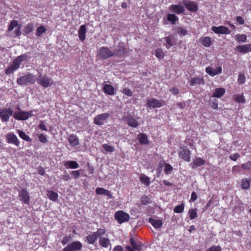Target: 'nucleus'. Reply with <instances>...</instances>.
Here are the masks:
<instances>
[{
    "label": "nucleus",
    "instance_id": "1",
    "mask_svg": "<svg viewBox=\"0 0 251 251\" xmlns=\"http://www.w3.org/2000/svg\"><path fill=\"white\" fill-rule=\"evenodd\" d=\"M27 58L28 55L26 54H23L17 56L5 69V74L7 75L12 74L20 68L21 63L26 60Z\"/></svg>",
    "mask_w": 251,
    "mask_h": 251
},
{
    "label": "nucleus",
    "instance_id": "2",
    "mask_svg": "<svg viewBox=\"0 0 251 251\" xmlns=\"http://www.w3.org/2000/svg\"><path fill=\"white\" fill-rule=\"evenodd\" d=\"M36 81V77L33 74L29 73L18 78L17 83L20 85H28L34 83Z\"/></svg>",
    "mask_w": 251,
    "mask_h": 251
},
{
    "label": "nucleus",
    "instance_id": "3",
    "mask_svg": "<svg viewBox=\"0 0 251 251\" xmlns=\"http://www.w3.org/2000/svg\"><path fill=\"white\" fill-rule=\"evenodd\" d=\"M37 115V110H33L29 111L15 112L13 114V117L17 120H25L31 116H36Z\"/></svg>",
    "mask_w": 251,
    "mask_h": 251
},
{
    "label": "nucleus",
    "instance_id": "4",
    "mask_svg": "<svg viewBox=\"0 0 251 251\" xmlns=\"http://www.w3.org/2000/svg\"><path fill=\"white\" fill-rule=\"evenodd\" d=\"M114 217L115 220H116L119 224L128 222L130 218L128 214L122 210H119L116 212Z\"/></svg>",
    "mask_w": 251,
    "mask_h": 251
},
{
    "label": "nucleus",
    "instance_id": "5",
    "mask_svg": "<svg viewBox=\"0 0 251 251\" xmlns=\"http://www.w3.org/2000/svg\"><path fill=\"white\" fill-rule=\"evenodd\" d=\"M40 78L36 79L37 83L38 84L40 85L42 87L44 88H47L52 84H53V80L51 78L47 77L46 75H44L42 76L41 74H40Z\"/></svg>",
    "mask_w": 251,
    "mask_h": 251
},
{
    "label": "nucleus",
    "instance_id": "6",
    "mask_svg": "<svg viewBox=\"0 0 251 251\" xmlns=\"http://www.w3.org/2000/svg\"><path fill=\"white\" fill-rule=\"evenodd\" d=\"M114 55V53L111 51L107 47H102L100 48L97 56L100 58L106 59Z\"/></svg>",
    "mask_w": 251,
    "mask_h": 251
},
{
    "label": "nucleus",
    "instance_id": "7",
    "mask_svg": "<svg viewBox=\"0 0 251 251\" xmlns=\"http://www.w3.org/2000/svg\"><path fill=\"white\" fill-rule=\"evenodd\" d=\"M110 117V114L104 113L97 115L94 118V123L95 125L100 126L103 125Z\"/></svg>",
    "mask_w": 251,
    "mask_h": 251
},
{
    "label": "nucleus",
    "instance_id": "8",
    "mask_svg": "<svg viewBox=\"0 0 251 251\" xmlns=\"http://www.w3.org/2000/svg\"><path fill=\"white\" fill-rule=\"evenodd\" d=\"M82 248V244L79 241H74L69 244L63 249V251H78Z\"/></svg>",
    "mask_w": 251,
    "mask_h": 251
},
{
    "label": "nucleus",
    "instance_id": "9",
    "mask_svg": "<svg viewBox=\"0 0 251 251\" xmlns=\"http://www.w3.org/2000/svg\"><path fill=\"white\" fill-rule=\"evenodd\" d=\"M147 104L148 107L150 108H160L165 104V101L163 100H160L151 98L147 100Z\"/></svg>",
    "mask_w": 251,
    "mask_h": 251
},
{
    "label": "nucleus",
    "instance_id": "10",
    "mask_svg": "<svg viewBox=\"0 0 251 251\" xmlns=\"http://www.w3.org/2000/svg\"><path fill=\"white\" fill-rule=\"evenodd\" d=\"M13 115V110L11 108L1 109L0 108V118L2 122H7L9 117Z\"/></svg>",
    "mask_w": 251,
    "mask_h": 251
},
{
    "label": "nucleus",
    "instance_id": "11",
    "mask_svg": "<svg viewBox=\"0 0 251 251\" xmlns=\"http://www.w3.org/2000/svg\"><path fill=\"white\" fill-rule=\"evenodd\" d=\"M6 140L8 144H12L16 146L20 145V141L13 133L10 132L6 135Z\"/></svg>",
    "mask_w": 251,
    "mask_h": 251
},
{
    "label": "nucleus",
    "instance_id": "12",
    "mask_svg": "<svg viewBox=\"0 0 251 251\" xmlns=\"http://www.w3.org/2000/svg\"><path fill=\"white\" fill-rule=\"evenodd\" d=\"M182 3L190 12H197L198 10L197 4L194 1L189 0H183Z\"/></svg>",
    "mask_w": 251,
    "mask_h": 251
},
{
    "label": "nucleus",
    "instance_id": "13",
    "mask_svg": "<svg viewBox=\"0 0 251 251\" xmlns=\"http://www.w3.org/2000/svg\"><path fill=\"white\" fill-rule=\"evenodd\" d=\"M212 30L217 34H229L230 30L226 26L221 25L219 26H213L211 28Z\"/></svg>",
    "mask_w": 251,
    "mask_h": 251
},
{
    "label": "nucleus",
    "instance_id": "14",
    "mask_svg": "<svg viewBox=\"0 0 251 251\" xmlns=\"http://www.w3.org/2000/svg\"><path fill=\"white\" fill-rule=\"evenodd\" d=\"M19 197L21 201L25 204H29L30 202V197L29 193L25 189H23L19 192Z\"/></svg>",
    "mask_w": 251,
    "mask_h": 251
},
{
    "label": "nucleus",
    "instance_id": "15",
    "mask_svg": "<svg viewBox=\"0 0 251 251\" xmlns=\"http://www.w3.org/2000/svg\"><path fill=\"white\" fill-rule=\"evenodd\" d=\"M190 154V150L186 148H183L178 152L179 157L187 162H190L191 160Z\"/></svg>",
    "mask_w": 251,
    "mask_h": 251
},
{
    "label": "nucleus",
    "instance_id": "16",
    "mask_svg": "<svg viewBox=\"0 0 251 251\" xmlns=\"http://www.w3.org/2000/svg\"><path fill=\"white\" fill-rule=\"evenodd\" d=\"M205 72L207 74L211 76H214L222 72V68L221 66L217 67L215 70H213L211 67H207L205 68Z\"/></svg>",
    "mask_w": 251,
    "mask_h": 251
},
{
    "label": "nucleus",
    "instance_id": "17",
    "mask_svg": "<svg viewBox=\"0 0 251 251\" xmlns=\"http://www.w3.org/2000/svg\"><path fill=\"white\" fill-rule=\"evenodd\" d=\"M126 52V50L124 43H120L118 48L115 50L114 55L118 57H123Z\"/></svg>",
    "mask_w": 251,
    "mask_h": 251
},
{
    "label": "nucleus",
    "instance_id": "18",
    "mask_svg": "<svg viewBox=\"0 0 251 251\" xmlns=\"http://www.w3.org/2000/svg\"><path fill=\"white\" fill-rule=\"evenodd\" d=\"M169 10L172 12H174L177 14H182L184 11V8L178 4H172L169 7Z\"/></svg>",
    "mask_w": 251,
    "mask_h": 251
},
{
    "label": "nucleus",
    "instance_id": "19",
    "mask_svg": "<svg viewBox=\"0 0 251 251\" xmlns=\"http://www.w3.org/2000/svg\"><path fill=\"white\" fill-rule=\"evenodd\" d=\"M236 50L243 53H246L251 51V44L237 46Z\"/></svg>",
    "mask_w": 251,
    "mask_h": 251
},
{
    "label": "nucleus",
    "instance_id": "20",
    "mask_svg": "<svg viewBox=\"0 0 251 251\" xmlns=\"http://www.w3.org/2000/svg\"><path fill=\"white\" fill-rule=\"evenodd\" d=\"M204 79L202 77H193L189 81V84L191 86H193L196 85H204Z\"/></svg>",
    "mask_w": 251,
    "mask_h": 251
},
{
    "label": "nucleus",
    "instance_id": "21",
    "mask_svg": "<svg viewBox=\"0 0 251 251\" xmlns=\"http://www.w3.org/2000/svg\"><path fill=\"white\" fill-rule=\"evenodd\" d=\"M96 193L99 195H103L108 197L109 199L113 198L111 192L109 190L105 189L102 187L97 188L96 190Z\"/></svg>",
    "mask_w": 251,
    "mask_h": 251
},
{
    "label": "nucleus",
    "instance_id": "22",
    "mask_svg": "<svg viewBox=\"0 0 251 251\" xmlns=\"http://www.w3.org/2000/svg\"><path fill=\"white\" fill-rule=\"evenodd\" d=\"M126 121L127 125L131 127H137L138 125V122L132 116L126 117L124 118Z\"/></svg>",
    "mask_w": 251,
    "mask_h": 251
},
{
    "label": "nucleus",
    "instance_id": "23",
    "mask_svg": "<svg viewBox=\"0 0 251 251\" xmlns=\"http://www.w3.org/2000/svg\"><path fill=\"white\" fill-rule=\"evenodd\" d=\"M131 247L137 251H141L142 250L143 245L141 242H136L133 237H131L129 240Z\"/></svg>",
    "mask_w": 251,
    "mask_h": 251
},
{
    "label": "nucleus",
    "instance_id": "24",
    "mask_svg": "<svg viewBox=\"0 0 251 251\" xmlns=\"http://www.w3.org/2000/svg\"><path fill=\"white\" fill-rule=\"evenodd\" d=\"M87 29L85 25H81L78 31V37L81 41H84L86 39Z\"/></svg>",
    "mask_w": 251,
    "mask_h": 251
},
{
    "label": "nucleus",
    "instance_id": "25",
    "mask_svg": "<svg viewBox=\"0 0 251 251\" xmlns=\"http://www.w3.org/2000/svg\"><path fill=\"white\" fill-rule=\"evenodd\" d=\"M225 92L226 90L224 88H216L212 94V97L220 98L225 94Z\"/></svg>",
    "mask_w": 251,
    "mask_h": 251
},
{
    "label": "nucleus",
    "instance_id": "26",
    "mask_svg": "<svg viewBox=\"0 0 251 251\" xmlns=\"http://www.w3.org/2000/svg\"><path fill=\"white\" fill-rule=\"evenodd\" d=\"M205 164V161L201 157H197L193 160L192 167L194 169Z\"/></svg>",
    "mask_w": 251,
    "mask_h": 251
},
{
    "label": "nucleus",
    "instance_id": "27",
    "mask_svg": "<svg viewBox=\"0 0 251 251\" xmlns=\"http://www.w3.org/2000/svg\"><path fill=\"white\" fill-rule=\"evenodd\" d=\"M64 166L67 169H77L79 167V164L75 161H68L65 162Z\"/></svg>",
    "mask_w": 251,
    "mask_h": 251
},
{
    "label": "nucleus",
    "instance_id": "28",
    "mask_svg": "<svg viewBox=\"0 0 251 251\" xmlns=\"http://www.w3.org/2000/svg\"><path fill=\"white\" fill-rule=\"evenodd\" d=\"M103 92L109 95H113L115 92L114 88L110 84H105L103 88Z\"/></svg>",
    "mask_w": 251,
    "mask_h": 251
},
{
    "label": "nucleus",
    "instance_id": "29",
    "mask_svg": "<svg viewBox=\"0 0 251 251\" xmlns=\"http://www.w3.org/2000/svg\"><path fill=\"white\" fill-rule=\"evenodd\" d=\"M149 222L155 228H160L163 225V223L161 220L154 219L152 218H150L149 219Z\"/></svg>",
    "mask_w": 251,
    "mask_h": 251
},
{
    "label": "nucleus",
    "instance_id": "30",
    "mask_svg": "<svg viewBox=\"0 0 251 251\" xmlns=\"http://www.w3.org/2000/svg\"><path fill=\"white\" fill-rule=\"evenodd\" d=\"M139 142L141 145H147L149 143V141L147 136L145 133H140L138 135Z\"/></svg>",
    "mask_w": 251,
    "mask_h": 251
},
{
    "label": "nucleus",
    "instance_id": "31",
    "mask_svg": "<svg viewBox=\"0 0 251 251\" xmlns=\"http://www.w3.org/2000/svg\"><path fill=\"white\" fill-rule=\"evenodd\" d=\"M200 41L205 47H209L212 43L211 38L208 36L201 38Z\"/></svg>",
    "mask_w": 251,
    "mask_h": 251
},
{
    "label": "nucleus",
    "instance_id": "32",
    "mask_svg": "<svg viewBox=\"0 0 251 251\" xmlns=\"http://www.w3.org/2000/svg\"><path fill=\"white\" fill-rule=\"evenodd\" d=\"M86 241L89 244H94L97 240L98 238L96 233L93 232L91 234L87 235L86 237Z\"/></svg>",
    "mask_w": 251,
    "mask_h": 251
},
{
    "label": "nucleus",
    "instance_id": "33",
    "mask_svg": "<svg viewBox=\"0 0 251 251\" xmlns=\"http://www.w3.org/2000/svg\"><path fill=\"white\" fill-rule=\"evenodd\" d=\"M34 29V25L33 24L31 23H29L26 25L25 26L23 31L25 35L28 34L30 33Z\"/></svg>",
    "mask_w": 251,
    "mask_h": 251
},
{
    "label": "nucleus",
    "instance_id": "34",
    "mask_svg": "<svg viewBox=\"0 0 251 251\" xmlns=\"http://www.w3.org/2000/svg\"><path fill=\"white\" fill-rule=\"evenodd\" d=\"M69 142L72 146H75L79 144L78 138L73 134L71 135L69 138Z\"/></svg>",
    "mask_w": 251,
    "mask_h": 251
},
{
    "label": "nucleus",
    "instance_id": "35",
    "mask_svg": "<svg viewBox=\"0 0 251 251\" xmlns=\"http://www.w3.org/2000/svg\"><path fill=\"white\" fill-rule=\"evenodd\" d=\"M99 242L100 245L104 248H107L110 245V240L107 238L100 237Z\"/></svg>",
    "mask_w": 251,
    "mask_h": 251
},
{
    "label": "nucleus",
    "instance_id": "36",
    "mask_svg": "<svg viewBox=\"0 0 251 251\" xmlns=\"http://www.w3.org/2000/svg\"><path fill=\"white\" fill-rule=\"evenodd\" d=\"M167 19L172 25H175L176 22L178 20V17L174 14H168L167 16Z\"/></svg>",
    "mask_w": 251,
    "mask_h": 251
},
{
    "label": "nucleus",
    "instance_id": "37",
    "mask_svg": "<svg viewBox=\"0 0 251 251\" xmlns=\"http://www.w3.org/2000/svg\"><path fill=\"white\" fill-rule=\"evenodd\" d=\"M251 180L247 178H243L241 180V188L243 189H248L250 187Z\"/></svg>",
    "mask_w": 251,
    "mask_h": 251
},
{
    "label": "nucleus",
    "instance_id": "38",
    "mask_svg": "<svg viewBox=\"0 0 251 251\" xmlns=\"http://www.w3.org/2000/svg\"><path fill=\"white\" fill-rule=\"evenodd\" d=\"M17 132L21 138L27 142H31V139L25 134V132L21 130H18Z\"/></svg>",
    "mask_w": 251,
    "mask_h": 251
},
{
    "label": "nucleus",
    "instance_id": "39",
    "mask_svg": "<svg viewBox=\"0 0 251 251\" xmlns=\"http://www.w3.org/2000/svg\"><path fill=\"white\" fill-rule=\"evenodd\" d=\"M20 24H18V21L16 20H12L8 26L7 31L10 32L13 30L15 27H17Z\"/></svg>",
    "mask_w": 251,
    "mask_h": 251
},
{
    "label": "nucleus",
    "instance_id": "40",
    "mask_svg": "<svg viewBox=\"0 0 251 251\" xmlns=\"http://www.w3.org/2000/svg\"><path fill=\"white\" fill-rule=\"evenodd\" d=\"M234 100L238 103H244L246 102V100L243 94L235 95Z\"/></svg>",
    "mask_w": 251,
    "mask_h": 251
},
{
    "label": "nucleus",
    "instance_id": "41",
    "mask_svg": "<svg viewBox=\"0 0 251 251\" xmlns=\"http://www.w3.org/2000/svg\"><path fill=\"white\" fill-rule=\"evenodd\" d=\"M49 192V194L48 195V197L49 199L53 201H56L58 197V194L53 191H50Z\"/></svg>",
    "mask_w": 251,
    "mask_h": 251
},
{
    "label": "nucleus",
    "instance_id": "42",
    "mask_svg": "<svg viewBox=\"0 0 251 251\" xmlns=\"http://www.w3.org/2000/svg\"><path fill=\"white\" fill-rule=\"evenodd\" d=\"M155 55L158 59H162L164 57V53L161 49L158 48L155 50Z\"/></svg>",
    "mask_w": 251,
    "mask_h": 251
},
{
    "label": "nucleus",
    "instance_id": "43",
    "mask_svg": "<svg viewBox=\"0 0 251 251\" xmlns=\"http://www.w3.org/2000/svg\"><path fill=\"white\" fill-rule=\"evenodd\" d=\"M185 205L183 203L176 205L174 209V211L176 213H181L183 212Z\"/></svg>",
    "mask_w": 251,
    "mask_h": 251
},
{
    "label": "nucleus",
    "instance_id": "44",
    "mask_svg": "<svg viewBox=\"0 0 251 251\" xmlns=\"http://www.w3.org/2000/svg\"><path fill=\"white\" fill-rule=\"evenodd\" d=\"M190 220H193L198 217L197 210L196 208L190 209L189 211Z\"/></svg>",
    "mask_w": 251,
    "mask_h": 251
},
{
    "label": "nucleus",
    "instance_id": "45",
    "mask_svg": "<svg viewBox=\"0 0 251 251\" xmlns=\"http://www.w3.org/2000/svg\"><path fill=\"white\" fill-rule=\"evenodd\" d=\"M46 31V29L45 27L43 25H40L39 27H38L37 29L36 35L38 37H40L43 33H45Z\"/></svg>",
    "mask_w": 251,
    "mask_h": 251
},
{
    "label": "nucleus",
    "instance_id": "46",
    "mask_svg": "<svg viewBox=\"0 0 251 251\" xmlns=\"http://www.w3.org/2000/svg\"><path fill=\"white\" fill-rule=\"evenodd\" d=\"M235 39L238 42H245L247 40V36L245 34H237Z\"/></svg>",
    "mask_w": 251,
    "mask_h": 251
},
{
    "label": "nucleus",
    "instance_id": "47",
    "mask_svg": "<svg viewBox=\"0 0 251 251\" xmlns=\"http://www.w3.org/2000/svg\"><path fill=\"white\" fill-rule=\"evenodd\" d=\"M102 148L106 152H112L115 151V149L113 146H110L107 144L102 145Z\"/></svg>",
    "mask_w": 251,
    "mask_h": 251
},
{
    "label": "nucleus",
    "instance_id": "48",
    "mask_svg": "<svg viewBox=\"0 0 251 251\" xmlns=\"http://www.w3.org/2000/svg\"><path fill=\"white\" fill-rule=\"evenodd\" d=\"M141 181L146 186H149L150 184V178L147 176H141L140 177Z\"/></svg>",
    "mask_w": 251,
    "mask_h": 251
},
{
    "label": "nucleus",
    "instance_id": "49",
    "mask_svg": "<svg viewBox=\"0 0 251 251\" xmlns=\"http://www.w3.org/2000/svg\"><path fill=\"white\" fill-rule=\"evenodd\" d=\"M141 203L144 205H147L151 202L150 199L147 196H143L141 198Z\"/></svg>",
    "mask_w": 251,
    "mask_h": 251
},
{
    "label": "nucleus",
    "instance_id": "50",
    "mask_svg": "<svg viewBox=\"0 0 251 251\" xmlns=\"http://www.w3.org/2000/svg\"><path fill=\"white\" fill-rule=\"evenodd\" d=\"M165 40L166 42L165 46L167 49H169L173 45L172 39L170 36H168L165 38Z\"/></svg>",
    "mask_w": 251,
    "mask_h": 251
},
{
    "label": "nucleus",
    "instance_id": "51",
    "mask_svg": "<svg viewBox=\"0 0 251 251\" xmlns=\"http://www.w3.org/2000/svg\"><path fill=\"white\" fill-rule=\"evenodd\" d=\"M173 170V167L172 166L168 164V163H165V169H164V172L165 174H170Z\"/></svg>",
    "mask_w": 251,
    "mask_h": 251
},
{
    "label": "nucleus",
    "instance_id": "52",
    "mask_svg": "<svg viewBox=\"0 0 251 251\" xmlns=\"http://www.w3.org/2000/svg\"><path fill=\"white\" fill-rule=\"evenodd\" d=\"M246 76L244 74H240L238 77V83L239 84H243L245 82Z\"/></svg>",
    "mask_w": 251,
    "mask_h": 251
},
{
    "label": "nucleus",
    "instance_id": "53",
    "mask_svg": "<svg viewBox=\"0 0 251 251\" xmlns=\"http://www.w3.org/2000/svg\"><path fill=\"white\" fill-rule=\"evenodd\" d=\"M177 32L178 34L180 36H185L187 34V30L182 27H177Z\"/></svg>",
    "mask_w": 251,
    "mask_h": 251
},
{
    "label": "nucleus",
    "instance_id": "54",
    "mask_svg": "<svg viewBox=\"0 0 251 251\" xmlns=\"http://www.w3.org/2000/svg\"><path fill=\"white\" fill-rule=\"evenodd\" d=\"M72 240V237L70 235H66L63 237L62 241H61V244L62 245L64 246L66 244H67L68 242L71 241Z\"/></svg>",
    "mask_w": 251,
    "mask_h": 251
},
{
    "label": "nucleus",
    "instance_id": "55",
    "mask_svg": "<svg viewBox=\"0 0 251 251\" xmlns=\"http://www.w3.org/2000/svg\"><path fill=\"white\" fill-rule=\"evenodd\" d=\"M241 168L243 170H250L251 169V162L248 161L245 163L241 164Z\"/></svg>",
    "mask_w": 251,
    "mask_h": 251
},
{
    "label": "nucleus",
    "instance_id": "56",
    "mask_svg": "<svg viewBox=\"0 0 251 251\" xmlns=\"http://www.w3.org/2000/svg\"><path fill=\"white\" fill-rule=\"evenodd\" d=\"M38 138L40 142L42 143H45L47 142L46 136L44 134H39L38 135Z\"/></svg>",
    "mask_w": 251,
    "mask_h": 251
},
{
    "label": "nucleus",
    "instance_id": "57",
    "mask_svg": "<svg viewBox=\"0 0 251 251\" xmlns=\"http://www.w3.org/2000/svg\"><path fill=\"white\" fill-rule=\"evenodd\" d=\"M94 232L96 233V236L98 238L99 237L103 235L105 233V230L104 229L99 228L97 231Z\"/></svg>",
    "mask_w": 251,
    "mask_h": 251
},
{
    "label": "nucleus",
    "instance_id": "58",
    "mask_svg": "<svg viewBox=\"0 0 251 251\" xmlns=\"http://www.w3.org/2000/svg\"><path fill=\"white\" fill-rule=\"evenodd\" d=\"M80 170L76 171H72L70 172V174L73 176L74 178L76 179L80 176Z\"/></svg>",
    "mask_w": 251,
    "mask_h": 251
},
{
    "label": "nucleus",
    "instance_id": "59",
    "mask_svg": "<svg viewBox=\"0 0 251 251\" xmlns=\"http://www.w3.org/2000/svg\"><path fill=\"white\" fill-rule=\"evenodd\" d=\"M123 93L128 97H131L132 96V91L127 88H125L123 90Z\"/></svg>",
    "mask_w": 251,
    "mask_h": 251
},
{
    "label": "nucleus",
    "instance_id": "60",
    "mask_svg": "<svg viewBox=\"0 0 251 251\" xmlns=\"http://www.w3.org/2000/svg\"><path fill=\"white\" fill-rule=\"evenodd\" d=\"M240 154L238 153L232 154L229 156V158L233 161H236L239 157Z\"/></svg>",
    "mask_w": 251,
    "mask_h": 251
},
{
    "label": "nucleus",
    "instance_id": "61",
    "mask_svg": "<svg viewBox=\"0 0 251 251\" xmlns=\"http://www.w3.org/2000/svg\"><path fill=\"white\" fill-rule=\"evenodd\" d=\"M21 30V25H20L19 26H17V28L15 29L14 31V33L16 37H19L21 35L22 32Z\"/></svg>",
    "mask_w": 251,
    "mask_h": 251
},
{
    "label": "nucleus",
    "instance_id": "62",
    "mask_svg": "<svg viewBox=\"0 0 251 251\" xmlns=\"http://www.w3.org/2000/svg\"><path fill=\"white\" fill-rule=\"evenodd\" d=\"M236 21L240 25H243L245 23L244 19L241 16H237Z\"/></svg>",
    "mask_w": 251,
    "mask_h": 251
},
{
    "label": "nucleus",
    "instance_id": "63",
    "mask_svg": "<svg viewBox=\"0 0 251 251\" xmlns=\"http://www.w3.org/2000/svg\"><path fill=\"white\" fill-rule=\"evenodd\" d=\"M170 91L172 92L174 95H177L179 93L178 89L176 87H172L170 89Z\"/></svg>",
    "mask_w": 251,
    "mask_h": 251
},
{
    "label": "nucleus",
    "instance_id": "64",
    "mask_svg": "<svg viewBox=\"0 0 251 251\" xmlns=\"http://www.w3.org/2000/svg\"><path fill=\"white\" fill-rule=\"evenodd\" d=\"M113 251H124V249L121 246L117 245L114 248Z\"/></svg>",
    "mask_w": 251,
    "mask_h": 251
}]
</instances>
